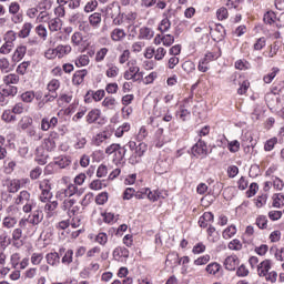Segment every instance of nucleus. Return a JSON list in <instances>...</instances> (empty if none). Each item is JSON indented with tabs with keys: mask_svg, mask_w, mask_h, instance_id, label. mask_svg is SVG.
<instances>
[{
	"mask_svg": "<svg viewBox=\"0 0 284 284\" xmlns=\"http://www.w3.org/2000/svg\"><path fill=\"white\" fill-rule=\"evenodd\" d=\"M273 267V262L270 258H265L258 263L256 273L260 278H265L266 283H276L278 281V273L276 271H271Z\"/></svg>",
	"mask_w": 284,
	"mask_h": 284,
	"instance_id": "1",
	"label": "nucleus"
},
{
	"mask_svg": "<svg viewBox=\"0 0 284 284\" xmlns=\"http://www.w3.org/2000/svg\"><path fill=\"white\" fill-rule=\"evenodd\" d=\"M143 71L139 67V61L136 59H131L126 63V70L123 72V79L125 81H132L133 83H141L143 81Z\"/></svg>",
	"mask_w": 284,
	"mask_h": 284,
	"instance_id": "2",
	"label": "nucleus"
},
{
	"mask_svg": "<svg viewBox=\"0 0 284 284\" xmlns=\"http://www.w3.org/2000/svg\"><path fill=\"white\" fill-rule=\"evenodd\" d=\"M104 152L108 156L112 158V163H114V165H121L125 160L128 149L122 146L120 143H112L105 148Z\"/></svg>",
	"mask_w": 284,
	"mask_h": 284,
	"instance_id": "3",
	"label": "nucleus"
},
{
	"mask_svg": "<svg viewBox=\"0 0 284 284\" xmlns=\"http://www.w3.org/2000/svg\"><path fill=\"white\" fill-rule=\"evenodd\" d=\"M128 145L131 152H133L129 159L130 163L132 165H136V163H141V159H143V156H145V152H148V144L145 142H140L136 145V142L130 141Z\"/></svg>",
	"mask_w": 284,
	"mask_h": 284,
	"instance_id": "4",
	"label": "nucleus"
},
{
	"mask_svg": "<svg viewBox=\"0 0 284 284\" xmlns=\"http://www.w3.org/2000/svg\"><path fill=\"white\" fill-rule=\"evenodd\" d=\"M28 184H30V179L28 178H21V179L7 178L2 180V186L6 187L9 194H17V192H19L21 187H26V185Z\"/></svg>",
	"mask_w": 284,
	"mask_h": 284,
	"instance_id": "5",
	"label": "nucleus"
},
{
	"mask_svg": "<svg viewBox=\"0 0 284 284\" xmlns=\"http://www.w3.org/2000/svg\"><path fill=\"white\" fill-rule=\"evenodd\" d=\"M192 98H185L175 111V116L183 123L192 119Z\"/></svg>",
	"mask_w": 284,
	"mask_h": 284,
	"instance_id": "6",
	"label": "nucleus"
},
{
	"mask_svg": "<svg viewBox=\"0 0 284 284\" xmlns=\"http://www.w3.org/2000/svg\"><path fill=\"white\" fill-rule=\"evenodd\" d=\"M38 186L40 190L39 201L41 203H48V201H52V182L50 179L38 181Z\"/></svg>",
	"mask_w": 284,
	"mask_h": 284,
	"instance_id": "7",
	"label": "nucleus"
},
{
	"mask_svg": "<svg viewBox=\"0 0 284 284\" xmlns=\"http://www.w3.org/2000/svg\"><path fill=\"white\" fill-rule=\"evenodd\" d=\"M191 152L196 159H205L210 154L207 149V142L199 138L196 143L192 146Z\"/></svg>",
	"mask_w": 284,
	"mask_h": 284,
	"instance_id": "8",
	"label": "nucleus"
},
{
	"mask_svg": "<svg viewBox=\"0 0 284 284\" xmlns=\"http://www.w3.org/2000/svg\"><path fill=\"white\" fill-rule=\"evenodd\" d=\"M61 210L67 212L69 219H72V216H77V214H79L81 206L77 204L75 199H65L61 205Z\"/></svg>",
	"mask_w": 284,
	"mask_h": 284,
	"instance_id": "9",
	"label": "nucleus"
},
{
	"mask_svg": "<svg viewBox=\"0 0 284 284\" xmlns=\"http://www.w3.org/2000/svg\"><path fill=\"white\" fill-rule=\"evenodd\" d=\"M139 13L135 11H130L129 13H121L113 19V26H123V23H129L132 26L136 21Z\"/></svg>",
	"mask_w": 284,
	"mask_h": 284,
	"instance_id": "10",
	"label": "nucleus"
},
{
	"mask_svg": "<svg viewBox=\"0 0 284 284\" xmlns=\"http://www.w3.org/2000/svg\"><path fill=\"white\" fill-rule=\"evenodd\" d=\"M77 192H79V186H75L74 184L70 183L67 185V187L60 189L55 193V199H58V201H65V199H72V196H74Z\"/></svg>",
	"mask_w": 284,
	"mask_h": 284,
	"instance_id": "11",
	"label": "nucleus"
},
{
	"mask_svg": "<svg viewBox=\"0 0 284 284\" xmlns=\"http://www.w3.org/2000/svg\"><path fill=\"white\" fill-rule=\"evenodd\" d=\"M59 139H60L59 132L50 131L48 136L43 139L42 146L48 152H52L57 150V141H59Z\"/></svg>",
	"mask_w": 284,
	"mask_h": 284,
	"instance_id": "12",
	"label": "nucleus"
},
{
	"mask_svg": "<svg viewBox=\"0 0 284 284\" xmlns=\"http://www.w3.org/2000/svg\"><path fill=\"white\" fill-rule=\"evenodd\" d=\"M85 121L89 125H103V119L101 118V109H91L85 115Z\"/></svg>",
	"mask_w": 284,
	"mask_h": 284,
	"instance_id": "13",
	"label": "nucleus"
},
{
	"mask_svg": "<svg viewBox=\"0 0 284 284\" xmlns=\"http://www.w3.org/2000/svg\"><path fill=\"white\" fill-rule=\"evenodd\" d=\"M113 258L118 263H125L128 258H130V250L125 248L124 246H116L113 250Z\"/></svg>",
	"mask_w": 284,
	"mask_h": 284,
	"instance_id": "14",
	"label": "nucleus"
},
{
	"mask_svg": "<svg viewBox=\"0 0 284 284\" xmlns=\"http://www.w3.org/2000/svg\"><path fill=\"white\" fill-rule=\"evenodd\" d=\"M241 264V260L239 258V255L236 254H231L229 256H226V258L224 260V267L225 270H227V272H234L236 270V267H239V265Z\"/></svg>",
	"mask_w": 284,
	"mask_h": 284,
	"instance_id": "15",
	"label": "nucleus"
},
{
	"mask_svg": "<svg viewBox=\"0 0 284 284\" xmlns=\"http://www.w3.org/2000/svg\"><path fill=\"white\" fill-rule=\"evenodd\" d=\"M214 223V213L212 212H204L197 221L199 227H202V230H205L206 227H210Z\"/></svg>",
	"mask_w": 284,
	"mask_h": 284,
	"instance_id": "16",
	"label": "nucleus"
},
{
	"mask_svg": "<svg viewBox=\"0 0 284 284\" xmlns=\"http://www.w3.org/2000/svg\"><path fill=\"white\" fill-rule=\"evenodd\" d=\"M59 125V118L52 116L51 119L49 118H42L40 128L42 132H48V130H54Z\"/></svg>",
	"mask_w": 284,
	"mask_h": 284,
	"instance_id": "17",
	"label": "nucleus"
},
{
	"mask_svg": "<svg viewBox=\"0 0 284 284\" xmlns=\"http://www.w3.org/2000/svg\"><path fill=\"white\" fill-rule=\"evenodd\" d=\"M85 77H88V69L77 70L72 75V85H83V83L85 82Z\"/></svg>",
	"mask_w": 284,
	"mask_h": 284,
	"instance_id": "18",
	"label": "nucleus"
},
{
	"mask_svg": "<svg viewBox=\"0 0 284 284\" xmlns=\"http://www.w3.org/2000/svg\"><path fill=\"white\" fill-rule=\"evenodd\" d=\"M90 241H93V243H98V245H101V247H105L108 245V241H110V236L108 233L100 231L98 234H92L89 236Z\"/></svg>",
	"mask_w": 284,
	"mask_h": 284,
	"instance_id": "19",
	"label": "nucleus"
},
{
	"mask_svg": "<svg viewBox=\"0 0 284 284\" xmlns=\"http://www.w3.org/2000/svg\"><path fill=\"white\" fill-rule=\"evenodd\" d=\"M126 37H128V33L125 32V29H122V28H114L110 32V39L111 41H113V43H119L121 41H124Z\"/></svg>",
	"mask_w": 284,
	"mask_h": 284,
	"instance_id": "20",
	"label": "nucleus"
},
{
	"mask_svg": "<svg viewBox=\"0 0 284 284\" xmlns=\"http://www.w3.org/2000/svg\"><path fill=\"white\" fill-rule=\"evenodd\" d=\"M27 52H28V47L23 44L18 45L11 57V61L13 63H19L20 61H23V58L26 57Z\"/></svg>",
	"mask_w": 284,
	"mask_h": 284,
	"instance_id": "21",
	"label": "nucleus"
},
{
	"mask_svg": "<svg viewBox=\"0 0 284 284\" xmlns=\"http://www.w3.org/2000/svg\"><path fill=\"white\" fill-rule=\"evenodd\" d=\"M213 41H223L225 39V28L222 24H216L210 32Z\"/></svg>",
	"mask_w": 284,
	"mask_h": 284,
	"instance_id": "22",
	"label": "nucleus"
},
{
	"mask_svg": "<svg viewBox=\"0 0 284 284\" xmlns=\"http://www.w3.org/2000/svg\"><path fill=\"white\" fill-rule=\"evenodd\" d=\"M47 265L51 267H59L61 264V256H59L58 252H51L45 255Z\"/></svg>",
	"mask_w": 284,
	"mask_h": 284,
	"instance_id": "23",
	"label": "nucleus"
},
{
	"mask_svg": "<svg viewBox=\"0 0 284 284\" xmlns=\"http://www.w3.org/2000/svg\"><path fill=\"white\" fill-rule=\"evenodd\" d=\"M205 272L209 274V276H219V274L223 272V266H221V264L217 262H211L206 265Z\"/></svg>",
	"mask_w": 284,
	"mask_h": 284,
	"instance_id": "24",
	"label": "nucleus"
},
{
	"mask_svg": "<svg viewBox=\"0 0 284 284\" xmlns=\"http://www.w3.org/2000/svg\"><path fill=\"white\" fill-rule=\"evenodd\" d=\"M278 50H281V42L274 41L272 44H270L264 51V57H267L268 59H274L276 54H278Z\"/></svg>",
	"mask_w": 284,
	"mask_h": 284,
	"instance_id": "25",
	"label": "nucleus"
},
{
	"mask_svg": "<svg viewBox=\"0 0 284 284\" xmlns=\"http://www.w3.org/2000/svg\"><path fill=\"white\" fill-rule=\"evenodd\" d=\"M139 39L142 41H152V39H154V30L150 27H141L139 30Z\"/></svg>",
	"mask_w": 284,
	"mask_h": 284,
	"instance_id": "26",
	"label": "nucleus"
},
{
	"mask_svg": "<svg viewBox=\"0 0 284 284\" xmlns=\"http://www.w3.org/2000/svg\"><path fill=\"white\" fill-rule=\"evenodd\" d=\"M59 253L60 254L64 253V255L62 256V260H61L63 265H71V263L74 261V251L73 250L69 248L65 251V247H61L59 250Z\"/></svg>",
	"mask_w": 284,
	"mask_h": 284,
	"instance_id": "27",
	"label": "nucleus"
},
{
	"mask_svg": "<svg viewBox=\"0 0 284 284\" xmlns=\"http://www.w3.org/2000/svg\"><path fill=\"white\" fill-rule=\"evenodd\" d=\"M42 203H45L44 213L47 214V219H52V216H54V212L59 207V202L49 200L48 202Z\"/></svg>",
	"mask_w": 284,
	"mask_h": 284,
	"instance_id": "28",
	"label": "nucleus"
},
{
	"mask_svg": "<svg viewBox=\"0 0 284 284\" xmlns=\"http://www.w3.org/2000/svg\"><path fill=\"white\" fill-rule=\"evenodd\" d=\"M111 136H112V133H109L108 131H102L94 135L92 140L93 145H97L99 148L100 145H103V143H105L108 139H111Z\"/></svg>",
	"mask_w": 284,
	"mask_h": 284,
	"instance_id": "29",
	"label": "nucleus"
},
{
	"mask_svg": "<svg viewBox=\"0 0 284 284\" xmlns=\"http://www.w3.org/2000/svg\"><path fill=\"white\" fill-rule=\"evenodd\" d=\"M58 59H65L68 54L72 53V45L70 44H58L55 47Z\"/></svg>",
	"mask_w": 284,
	"mask_h": 284,
	"instance_id": "30",
	"label": "nucleus"
},
{
	"mask_svg": "<svg viewBox=\"0 0 284 284\" xmlns=\"http://www.w3.org/2000/svg\"><path fill=\"white\" fill-rule=\"evenodd\" d=\"M2 82L4 85H19L21 78L17 73H8L3 75Z\"/></svg>",
	"mask_w": 284,
	"mask_h": 284,
	"instance_id": "31",
	"label": "nucleus"
},
{
	"mask_svg": "<svg viewBox=\"0 0 284 284\" xmlns=\"http://www.w3.org/2000/svg\"><path fill=\"white\" fill-rule=\"evenodd\" d=\"M239 232V229H236V225L231 224L226 229L222 231V239L224 241H230V239H234Z\"/></svg>",
	"mask_w": 284,
	"mask_h": 284,
	"instance_id": "32",
	"label": "nucleus"
},
{
	"mask_svg": "<svg viewBox=\"0 0 284 284\" xmlns=\"http://www.w3.org/2000/svg\"><path fill=\"white\" fill-rule=\"evenodd\" d=\"M206 239L209 243H219L221 236L219 235V232H216L214 225H209L206 229Z\"/></svg>",
	"mask_w": 284,
	"mask_h": 284,
	"instance_id": "33",
	"label": "nucleus"
},
{
	"mask_svg": "<svg viewBox=\"0 0 284 284\" xmlns=\"http://www.w3.org/2000/svg\"><path fill=\"white\" fill-rule=\"evenodd\" d=\"M121 73V69L114 63L106 64L105 77L108 79H116Z\"/></svg>",
	"mask_w": 284,
	"mask_h": 284,
	"instance_id": "34",
	"label": "nucleus"
},
{
	"mask_svg": "<svg viewBox=\"0 0 284 284\" xmlns=\"http://www.w3.org/2000/svg\"><path fill=\"white\" fill-rule=\"evenodd\" d=\"M27 219L30 223H32L33 226L37 227V225L43 221V211L36 210Z\"/></svg>",
	"mask_w": 284,
	"mask_h": 284,
	"instance_id": "35",
	"label": "nucleus"
},
{
	"mask_svg": "<svg viewBox=\"0 0 284 284\" xmlns=\"http://www.w3.org/2000/svg\"><path fill=\"white\" fill-rule=\"evenodd\" d=\"M119 104V102H116V98L109 95L105 97L101 103L102 108H104V110H116V105Z\"/></svg>",
	"mask_w": 284,
	"mask_h": 284,
	"instance_id": "36",
	"label": "nucleus"
},
{
	"mask_svg": "<svg viewBox=\"0 0 284 284\" xmlns=\"http://www.w3.org/2000/svg\"><path fill=\"white\" fill-rule=\"evenodd\" d=\"M73 63L75 68H88L90 65V55L88 54H79L74 60Z\"/></svg>",
	"mask_w": 284,
	"mask_h": 284,
	"instance_id": "37",
	"label": "nucleus"
},
{
	"mask_svg": "<svg viewBox=\"0 0 284 284\" xmlns=\"http://www.w3.org/2000/svg\"><path fill=\"white\" fill-rule=\"evenodd\" d=\"M53 163L54 165L60 168V170H65V168H70V165H72V160L68 156L61 155L59 158H55Z\"/></svg>",
	"mask_w": 284,
	"mask_h": 284,
	"instance_id": "38",
	"label": "nucleus"
},
{
	"mask_svg": "<svg viewBox=\"0 0 284 284\" xmlns=\"http://www.w3.org/2000/svg\"><path fill=\"white\" fill-rule=\"evenodd\" d=\"M61 88V80L53 78L47 83V92L52 94H58L59 89Z\"/></svg>",
	"mask_w": 284,
	"mask_h": 284,
	"instance_id": "39",
	"label": "nucleus"
},
{
	"mask_svg": "<svg viewBox=\"0 0 284 284\" xmlns=\"http://www.w3.org/2000/svg\"><path fill=\"white\" fill-rule=\"evenodd\" d=\"M130 130H132V125L130 124V122H124L122 123L120 126H118L114 131V136L116 139H123V135L126 132H130Z\"/></svg>",
	"mask_w": 284,
	"mask_h": 284,
	"instance_id": "40",
	"label": "nucleus"
},
{
	"mask_svg": "<svg viewBox=\"0 0 284 284\" xmlns=\"http://www.w3.org/2000/svg\"><path fill=\"white\" fill-rule=\"evenodd\" d=\"M19 227L24 231L27 234H34V227L32 223L29 222L28 219L26 217H22L20 221H19Z\"/></svg>",
	"mask_w": 284,
	"mask_h": 284,
	"instance_id": "41",
	"label": "nucleus"
},
{
	"mask_svg": "<svg viewBox=\"0 0 284 284\" xmlns=\"http://www.w3.org/2000/svg\"><path fill=\"white\" fill-rule=\"evenodd\" d=\"M63 26V21H61V18H52L48 21V28L50 32H59Z\"/></svg>",
	"mask_w": 284,
	"mask_h": 284,
	"instance_id": "42",
	"label": "nucleus"
},
{
	"mask_svg": "<svg viewBox=\"0 0 284 284\" xmlns=\"http://www.w3.org/2000/svg\"><path fill=\"white\" fill-rule=\"evenodd\" d=\"M0 94H3V97H11L14 98L17 94H19V88L16 85H6L0 90Z\"/></svg>",
	"mask_w": 284,
	"mask_h": 284,
	"instance_id": "43",
	"label": "nucleus"
},
{
	"mask_svg": "<svg viewBox=\"0 0 284 284\" xmlns=\"http://www.w3.org/2000/svg\"><path fill=\"white\" fill-rule=\"evenodd\" d=\"M12 70H14V65L10 64V60L8 58H0V72L8 74Z\"/></svg>",
	"mask_w": 284,
	"mask_h": 284,
	"instance_id": "44",
	"label": "nucleus"
},
{
	"mask_svg": "<svg viewBox=\"0 0 284 284\" xmlns=\"http://www.w3.org/2000/svg\"><path fill=\"white\" fill-rule=\"evenodd\" d=\"M71 43L74 48H81V45H85V40L83 39V33L75 31L71 36Z\"/></svg>",
	"mask_w": 284,
	"mask_h": 284,
	"instance_id": "45",
	"label": "nucleus"
},
{
	"mask_svg": "<svg viewBox=\"0 0 284 284\" xmlns=\"http://www.w3.org/2000/svg\"><path fill=\"white\" fill-rule=\"evenodd\" d=\"M101 13L100 12H94L91 16H89V23L91 27H93L94 30L101 28Z\"/></svg>",
	"mask_w": 284,
	"mask_h": 284,
	"instance_id": "46",
	"label": "nucleus"
},
{
	"mask_svg": "<svg viewBox=\"0 0 284 284\" xmlns=\"http://www.w3.org/2000/svg\"><path fill=\"white\" fill-rule=\"evenodd\" d=\"M17 223L18 220L16 216L7 215L2 220V227H4L6 230H12L13 227H16Z\"/></svg>",
	"mask_w": 284,
	"mask_h": 284,
	"instance_id": "47",
	"label": "nucleus"
},
{
	"mask_svg": "<svg viewBox=\"0 0 284 284\" xmlns=\"http://www.w3.org/2000/svg\"><path fill=\"white\" fill-rule=\"evenodd\" d=\"M88 145V139L82 133L75 134V143L73 144L74 150H83Z\"/></svg>",
	"mask_w": 284,
	"mask_h": 284,
	"instance_id": "48",
	"label": "nucleus"
},
{
	"mask_svg": "<svg viewBox=\"0 0 284 284\" xmlns=\"http://www.w3.org/2000/svg\"><path fill=\"white\" fill-rule=\"evenodd\" d=\"M32 23L31 22H24L21 30L18 32V37L20 39H28L30 37V32H32Z\"/></svg>",
	"mask_w": 284,
	"mask_h": 284,
	"instance_id": "49",
	"label": "nucleus"
},
{
	"mask_svg": "<svg viewBox=\"0 0 284 284\" xmlns=\"http://www.w3.org/2000/svg\"><path fill=\"white\" fill-rule=\"evenodd\" d=\"M1 120L4 123H16L17 115L10 109H6L1 114Z\"/></svg>",
	"mask_w": 284,
	"mask_h": 284,
	"instance_id": "50",
	"label": "nucleus"
},
{
	"mask_svg": "<svg viewBox=\"0 0 284 284\" xmlns=\"http://www.w3.org/2000/svg\"><path fill=\"white\" fill-rule=\"evenodd\" d=\"M30 192L21 191L16 197V205H23V203H29L30 201Z\"/></svg>",
	"mask_w": 284,
	"mask_h": 284,
	"instance_id": "51",
	"label": "nucleus"
},
{
	"mask_svg": "<svg viewBox=\"0 0 284 284\" xmlns=\"http://www.w3.org/2000/svg\"><path fill=\"white\" fill-rule=\"evenodd\" d=\"M235 70L245 71L252 69V63L247 61L246 59H239L234 63Z\"/></svg>",
	"mask_w": 284,
	"mask_h": 284,
	"instance_id": "52",
	"label": "nucleus"
},
{
	"mask_svg": "<svg viewBox=\"0 0 284 284\" xmlns=\"http://www.w3.org/2000/svg\"><path fill=\"white\" fill-rule=\"evenodd\" d=\"M132 57V52L130 49L123 50L118 57V62L120 65H125V63H130V58Z\"/></svg>",
	"mask_w": 284,
	"mask_h": 284,
	"instance_id": "53",
	"label": "nucleus"
},
{
	"mask_svg": "<svg viewBox=\"0 0 284 284\" xmlns=\"http://www.w3.org/2000/svg\"><path fill=\"white\" fill-rule=\"evenodd\" d=\"M108 52H110V49L105 47L98 50L95 52V58H94L95 63H103V61H105V58L108 57Z\"/></svg>",
	"mask_w": 284,
	"mask_h": 284,
	"instance_id": "54",
	"label": "nucleus"
},
{
	"mask_svg": "<svg viewBox=\"0 0 284 284\" xmlns=\"http://www.w3.org/2000/svg\"><path fill=\"white\" fill-rule=\"evenodd\" d=\"M270 220H267L266 215H258L255 219V225L258 227V230H267Z\"/></svg>",
	"mask_w": 284,
	"mask_h": 284,
	"instance_id": "55",
	"label": "nucleus"
},
{
	"mask_svg": "<svg viewBox=\"0 0 284 284\" xmlns=\"http://www.w3.org/2000/svg\"><path fill=\"white\" fill-rule=\"evenodd\" d=\"M89 187L93 190L94 192H99V190H103V187H108V184H105V180H93L90 184Z\"/></svg>",
	"mask_w": 284,
	"mask_h": 284,
	"instance_id": "56",
	"label": "nucleus"
},
{
	"mask_svg": "<svg viewBox=\"0 0 284 284\" xmlns=\"http://www.w3.org/2000/svg\"><path fill=\"white\" fill-rule=\"evenodd\" d=\"M31 64L32 62L30 61L21 62L16 69L17 74L20 77H24V74H28V69L30 68Z\"/></svg>",
	"mask_w": 284,
	"mask_h": 284,
	"instance_id": "57",
	"label": "nucleus"
},
{
	"mask_svg": "<svg viewBox=\"0 0 284 284\" xmlns=\"http://www.w3.org/2000/svg\"><path fill=\"white\" fill-rule=\"evenodd\" d=\"M272 199H273L272 205L274 207H277V210H281V207H283V205H284V194L275 193V194H273Z\"/></svg>",
	"mask_w": 284,
	"mask_h": 284,
	"instance_id": "58",
	"label": "nucleus"
},
{
	"mask_svg": "<svg viewBox=\"0 0 284 284\" xmlns=\"http://www.w3.org/2000/svg\"><path fill=\"white\" fill-rule=\"evenodd\" d=\"M32 123H34L32 118L29 116V115H24V116L21 118V120L19 121L18 125L22 130H30V126L32 125Z\"/></svg>",
	"mask_w": 284,
	"mask_h": 284,
	"instance_id": "59",
	"label": "nucleus"
},
{
	"mask_svg": "<svg viewBox=\"0 0 284 284\" xmlns=\"http://www.w3.org/2000/svg\"><path fill=\"white\" fill-rule=\"evenodd\" d=\"M221 57L220 53L216 52H206L205 55L200 59L202 61V63H206L207 65H210V63H212V61H216V59H219Z\"/></svg>",
	"mask_w": 284,
	"mask_h": 284,
	"instance_id": "60",
	"label": "nucleus"
},
{
	"mask_svg": "<svg viewBox=\"0 0 284 284\" xmlns=\"http://www.w3.org/2000/svg\"><path fill=\"white\" fill-rule=\"evenodd\" d=\"M278 72H281V69H278V67H273L272 72L267 73L263 77L264 83H266V84L272 83V81H274V79H276V74H278Z\"/></svg>",
	"mask_w": 284,
	"mask_h": 284,
	"instance_id": "61",
	"label": "nucleus"
},
{
	"mask_svg": "<svg viewBox=\"0 0 284 284\" xmlns=\"http://www.w3.org/2000/svg\"><path fill=\"white\" fill-rule=\"evenodd\" d=\"M227 247L232 252H241V250H243V242H241L239 239H233L231 242H229Z\"/></svg>",
	"mask_w": 284,
	"mask_h": 284,
	"instance_id": "62",
	"label": "nucleus"
},
{
	"mask_svg": "<svg viewBox=\"0 0 284 284\" xmlns=\"http://www.w3.org/2000/svg\"><path fill=\"white\" fill-rule=\"evenodd\" d=\"M27 136H29V139H31L32 141H41V139H43V134L41 132H38L34 128H30L27 130Z\"/></svg>",
	"mask_w": 284,
	"mask_h": 284,
	"instance_id": "63",
	"label": "nucleus"
},
{
	"mask_svg": "<svg viewBox=\"0 0 284 284\" xmlns=\"http://www.w3.org/2000/svg\"><path fill=\"white\" fill-rule=\"evenodd\" d=\"M239 85L240 88L237 89V94L240 97L247 94V90H250V80L243 79V81H239Z\"/></svg>",
	"mask_w": 284,
	"mask_h": 284,
	"instance_id": "64",
	"label": "nucleus"
}]
</instances>
